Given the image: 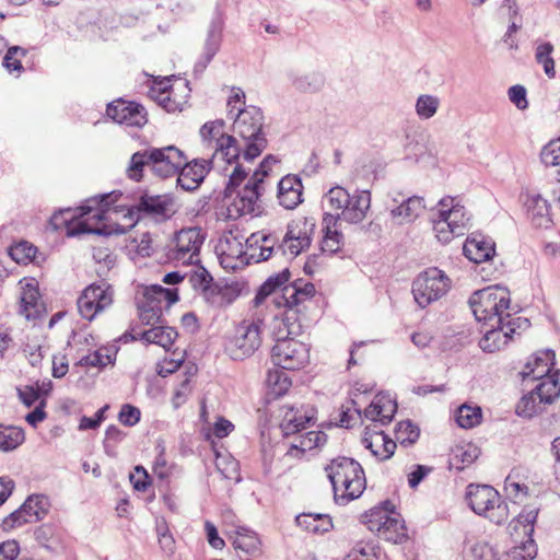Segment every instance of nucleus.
Returning a JSON list of instances; mask_svg holds the SVG:
<instances>
[{
  "label": "nucleus",
  "mask_w": 560,
  "mask_h": 560,
  "mask_svg": "<svg viewBox=\"0 0 560 560\" xmlns=\"http://www.w3.org/2000/svg\"><path fill=\"white\" fill-rule=\"evenodd\" d=\"M117 201V194L113 191L107 195H102L100 199L93 198L86 201V205L80 207L78 214L65 218L63 222L67 223V234L75 236L80 234H125L131 230L140 218L143 215L152 217L156 221H165L170 219L174 210V199L167 194L153 195L143 192L136 207L129 208L124 214L128 224L122 225L115 223L114 225L94 226L90 221L101 222L106 219L107 212L110 207Z\"/></svg>",
  "instance_id": "nucleus-1"
},
{
  "label": "nucleus",
  "mask_w": 560,
  "mask_h": 560,
  "mask_svg": "<svg viewBox=\"0 0 560 560\" xmlns=\"http://www.w3.org/2000/svg\"><path fill=\"white\" fill-rule=\"evenodd\" d=\"M185 161V153L175 145L149 147L131 155L127 174L136 182L142 179L144 170L161 178H168L178 173Z\"/></svg>",
  "instance_id": "nucleus-2"
},
{
  "label": "nucleus",
  "mask_w": 560,
  "mask_h": 560,
  "mask_svg": "<svg viewBox=\"0 0 560 560\" xmlns=\"http://www.w3.org/2000/svg\"><path fill=\"white\" fill-rule=\"evenodd\" d=\"M331 482L335 500L346 504L359 498L366 486L362 466L349 457H338L325 468Z\"/></svg>",
  "instance_id": "nucleus-3"
},
{
  "label": "nucleus",
  "mask_w": 560,
  "mask_h": 560,
  "mask_svg": "<svg viewBox=\"0 0 560 560\" xmlns=\"http://www.w3.org/2000/svg\"><path fill=\"white\" fill-rule=\"evenodd\" d=\"M264 127V115L260 108L247 106L237 109L233 122V131L245 141L243 158L253 161L267 148L268 141Z\"/></svg>",
  "instance_id": "nucleus-4"
},
{
  "label": "nucleus",
  "mask_w": 560,
  "mask_h": 560,
  "mask_svg": "<svg viewBox=\"0 0 560 560\" xmlns=\"http://www.w3.org/2000/svg\"><path fill=\"white\" fill-rule=\"evenodd\" d=\"M510 292L499 285L478 290L469 298V306L478 322L483 325H500L510 318Z\"/></svg>",
  "instance_id": "nucleus-5"
},
{
  "label": "nucleus",
  "mask_w": 560,
  "mask_h": 560,
  "mask_svg": "<svg viewBox=\"0 0 560 560\" xmlns=\"http://www.w3.org/2000/svg\"><path fill=\"white\" fill-rule=\"evenodd\" d=\"M325 200L332 209L341 211L335 217L330 214V221L335 224L340 220L350 224L361 223L371 208V192L365 189H355L350 194L343 187L336 186L328 190Z\"/></svg>",
  "instance_id": "nucleus-6"
},
{
  "label": "nucleus",
  "mask_w": 560,
  "mask_h": 560,
  "mask_svg": "<svg viewBox=\"0 0 560 560\" xmlns=\"http://www.w3.org/2000/svg\"><path fill=\"white\" fill-rule=\"evenodd\" d=\"M433 230L442 243H448L453 237L462 236L469 226L470 217L464 206L454 197L442 198L432 214Z\"/></svg>",
  "instance_id": "nucleus-7"
},
{
  "label": "nucleus",
  "mask_w": 560,
  "mask_h": 560,
  "mask_svg": "<svg viewBox=\"0 0 560 560\" xmlns=\"http://www.w3.org/2000/svg\"><path fill=\"white\" fill-rule=\"evenodd\" d=\"M466 500L469 508L478 515L494 524L504 523L510 516L509 505L499 492L488 485L470 483L466 489Z\"/></svg>",
  "instance_id": "nucleus-8"
},
{
  "label": "nucleus",
  "mask_w": 560,
  "mask_h": 560,
  "mask_svg": "<svg viewBox=\"0 0 560 560\" xmlns=\"http://www.w3.org/2000/svg\"><path fill=\"white\" fill-rule=\"evenodd\" d=\"M289 278L290 271L288 269L270 276L258 289L254 298L255 305H260L271 294H278V289L281 290L280 298L282 301L298 306L315 294L316 290L313 283L295 281L291 284H287Z\"/></svg>",
  "instance_id": "nucleus-9"
},
{
  "label": "nucleus",
  "mask_w": 560,
  "mask_h": 560,
  "mask_svg": "<svg viewBox=\"0 0 560 560\" xmlns=\"http://www.w3.org/2000/svg\"><path fill=\"white\" fill-rule=\"evenodd\" d=\"M364 523L371 532H376L377 536L393 544H402L407 540V528L404 520L395 512V505L390 501H385L381 506L372 509L365 513Z\"/></svg>",
  "instance_id": "nucleus-10"
},
{
  "label": "nucleus",
  "mask_w": 560,
  "mask_h": 560,
  "mask_svg": "<svg viewBox=\"0 0 560 560\" xmlns=\"http://www.w3.org/2000/svg\"><path fill=\"white\" fill-rule=\"evenodd\" d=\"M178 299L175 289H166L160 284L145 287L142 299L137 303L141 323L148 326L163 324V311L168 310Z\"/></svg>",
  "instance_id": "nucleus-11"
},
{
  "label": "nucleus",
  "mask_w": 560,
  "mask_h": 560,
  "mask_svg": "<svg viewBox=\"0 0 560 560\" xmlns=\"http://www.w3.org/2000/svg\"><path fill=\"white\" fill-rule=\"evenodd\" d=\"M450 289L451 279L436 267L420 272L412 282L415 301L422 308L441 299Z\"/></svg>",
  "instance_id": "nucleus-12"
},
{
  "label": "nucleus",
  "mask_w": 560,
  "mask_h": 560,
  "mask_svg": "<svg viewBox=\"0 0 560 560\" xmlns=\"http://www.w3.org/2000/svg\"><path fill=\"white\" fill-rule=\"evenodd\" d=\"M205 242V234L200 228L180 230L168 250V258L183 265L199 264L200 248Z\"/></svg>",
  "instance_id": "nucleus-13"
},
{
  "label": "nucleus",
  "mask_w": 560,
  "mask_h": 560,
  "mask_svg": "<svg viewBox=\"0 0 560 560\" xmlns=\"http://www.w3.org/2000/svg\"><path fill=\"white\" fill-rule=\"evenodd\" d=\"M272 348V361L282 370H299L310 359V350L305 343L295 340H279Z\"/></svg>",
  "instance_id": "nucleus-14"
},
{
  "label": "nucleus",
  "mask_w": 560,
  "mask_h": 560,
  "mask_svg": "<svg viewBox=\"0 0 560 560\" xmlns=\"http://www.w3.org/2000/svg\"><path fill=\"white\" fill-rule=\"evenodd\" d=\"M113 303V292L106 283L91 284L84 289L78 299V310L80 315L92 320L98 313L110 306Z\"/></svg>",
  "instance_id": "nucleus-15"
},
{
  "label": "nucleus",
  "mask_w": 560,
  "mask_h": 560,
  "mask_svg": "<svg viewBox=\"0 0 560 560\" xmlns=\"http://www.w3.org/2000/svg\"><path fill=\"white\" fill-rule=\"evenodd\" d=\"M260 328L256 323L240 325L233 338L228 342L226 350L233 360L250 357L260 347Z\"/></svg>",
  "instance_id": "nucleus-16"
},
{
  "label": "nucleus",
  "mask_w": 560,
  "mask_h": 560,
  "mask_svg": "<svg viewBox=\"0 0 560 560\" xmlns=\"http://www.w3.org/2000/svg\"><path fill=\"white\" fill-rule=\"evenodd\" d=\"M262 186L248 179L242 190L236 191V196L226 206L228 217L237 219L243 215H258L261 212L260 196Z\"/></svg>",
  "instance_id": "nucleus-17"
},
{
  "label": "nucleus",
  "mask_w": 560,
  "mask_h": 560,
  "mask_svg": "<svg viewBox=\"0 0 560 560\" xmlns=\"http://www.w3.org/2000/svg\"><path fill=\"white\" fill-rule=\"evenodd\" d=\"M528 324L526 318H510L503 320L500 325H487L489 329L485 331L483 337L479 341L480 348L485 352H495L503 349L512 339V334L515 332V326L521 327V324Z\"/></svg>",
  "instance_id": "nucleus-18"
},
{
  "label": "nucleus",
  "mask_w": 560,
  "mask_h": 560,
  "mask_svg": "<svg viewBox=\"0 0 560 560\" xmlns=\"http://www.w3.org/2000/svg\"><path fill=\"white\" fill-rule=\"evenodd\" d=\"M106 114L114 121L132 127H142L148 121L147 112L142 105L121 98L109 103Z\"/></svg>",
  "instance_id": "nucleus-19"
},
{
  "label": "nucleus",
  "mask_w": 560,
  "mask_h": 560,
  "mask_svg": "<svg viewBox=\"0 0 560 560\" xmlns=\"http://www.w3.org/2000/svg\"><path fill=\"white\" fill-rule=\"evenodd\" d=\"M211 168V159H194L190 162L186 160L176 174L177 185L185 191H194L201 185Z\"/></svg>",
  "instance_id": "nucleus-20"
},
{
  "label": "nucleus",
  "mask_w": 560,
  "mask_h": 560,
  "mask_svg": "<svg viewBox=\"0 0 560 560\" xmlns=\"http://www.w3.org/2000/svg\"><path fill=\"white\" fill-rule=\"evenodd\" d=\"M21 298L19 313L27 320H34L45 313V304L42 301L38 284L35 279H24L21 282Z\"/></svg>",
  "instance_id": "nucleus-21"
},
{
  "label": "nucleus",
  "mask_w": 560,
  "mask_h": 560,
  "mask_svg": "<svg viewBox=\"0 0 560 560\" xmlns=\"http://www.w3.org/2000/svg\"><path fill=\"white\" fill-rule=\"evenodd\" d=\"M223 37V23L219 19L210 22L205 38L202 52L194 67L195 74H201L220 50Z\"/></svg>",
  "instance_id": "nucleus-22"
},
{
  "label": "nucleus",
  "mask_w": 560,
  "mask_h": 560,
  "mask_svg": "<svg viewBox=\"0 0 560 560\" xmlns=\"http://www.w3.org/2000/svg\"><path fill=\"white\" fill-rule=\"evenodd\" d=\"M555 352L550 349L538 351L527 361L524 370L521 372L522 378L542 380L551 375L555 365Z\"/></svg>",
  "instance_id": "nucleus-23"
},
{
  "label": "nucleus",
  "mask_w": 560,
  "mask_h": 560,
  "mask_svg": "<svg viewBox=\"0 0 560 560\" xmlns=\"http://www.w3.org/2000/svg\"><path fill=\"white\" fill-rule=\"evenodd\" d=\"M303 185L296 175H287L278 184L279 203L285 209H294L302 202Z\"/></svg>",
  "instance_id": "nucleus-24"
},
{
  "label": "nucleus",
  "mask_w": 560,
  "mask_h": 560,
  "mask_svg": "<svg viewBox=\"0 0 560 560\" xmlns=\"http://www.w3.org/2000/svg\"><path fill=\"white\" fill-rule=\"evenodd\" d=\"M283 409H285V412L280 427L284 435L299 432L315 418V409L313 407H307L302 411L294 406L285 405Z\"/></svg>",
  "instance_id": "nucleus-25"
},
{
  "label": "nucleus",
  "mask_w": 560,
  "mask_h": 560,
  "mask_svg": "<svg viewBox=\"0 0 560 560\" xmlns=\"http://www.w3.org/2000/svg\"><path fill=\"white\" fill-rule=\"evenodd\" d=\"M463 250L465 256L476 264L491 259L495 253L494 243L482 235L467 238Z\"/></svg>",
  "instance_id": "nucleus-26"
},
{
  "label": "nucleus",
  "mask_w": 560,
  "mask_h": 560,
  "mask_svg": "<svg viewBox=\"0 0 560 560\" xmlns=\"http://www.w3.org/2000/svg\"><path fill=\"white\" fill-rule=\"evenodd\" d=\"M362 444L381 460L390 458L397 446L383 431H375L374 436L370 435V429L362 436Z\"/></svg>",
  "instance_id": "nucleus-27"
},
{
  "label": "nucleus",
  "mask_w": 560,
  "mask_h": 560,
  "mask_svg": "<svg viewBox=\"0 0 560 560\" xmlns=\"http://www.w3.org/2000/svg\"><path fill=\"white\" fill-rule=\"evenodd\" d=\"M527 215L532 224L539 229H549L552 224L550 206L539 195L528 197L526 200Z\"/></svg>",
  "instance_id": "nucleus-28"
},
{
  "label": "nucleus",
  "mask_w": 560,
  "mask_h": 560,
  "mask_svg": "<svg viewBox=\"0 0 560 560\" xmlns=\"http://www.w3.org/2000/svg\"><path fill=\"white\" fill-rule=\"evenodd\" d=\"M177 336L178 334L174 328L158 324L152 326L150 329L137 334V336H132V339H140L147 343H155L163 347L164 349H170Z\"/></svg>",
  "instance_id": "nucleus-29"
},
{
  "label": "nucleus",
  "mask_w": 560,
  "mask_h": 560,
  "mask_svg": "<svg viewBox=\"0 0 560 560\" xmlns=\"http://www.w3.org/2000/svg\"><path fill=\"white\" fill-rule=\"evenodd\" d=\"M315 226L314 218L300 217L288 223L284 235H288L289 240H298L299 244L302 243L304 246L310 247Z\"/></svg>",
  "instance_id": "nucleus-30"
},
{
  "label": "nucleus",
  "mask_w": 560,
  "mask_h": 560,
  "mask_svg": "<svg viewBox=\"0 0 560 560\" xmlns=\"http://www.w3.org/2000/svg\"><path fill=\"white\" fill-rule=\"evenodd\" d=\"M298 526L303 529L314 533L324 534L332 527V522L327 514L302 513L295 517Z\"/></svg>",
  "instance_id": "nucleus-31"
},
{
  "label": "nucleus",
  "mask_w": 560,
  "mask_h": 560,
  "mask_svg": "<svg viewBox=\"0 0 560 560\" xmlns=\"http://www.w3.org/2000/svg\"><path fill=\"white\" fill-rule=\"evenodd\" d=\"M539 402L549 405L560 395V371L553 372L551 375L540 380V383L534 388Z\"/></svg>",
  "instance_id": "nucleus-32"
},
{
  "label": "nucleus",
  "mask_w": 560,
  "mask_h": 560,
  "mask_svg": "<svg viewBox=\"0 0 560 560\" xmlns=\"http://www.w3.org/2000/svg\"><path fill=\"white\" fill-rule=\"evenodd\" d=\"M326 226L324 229V236L320 243V250L334 255L341 249L343 244V234L337 229V224L330 221V214L324 218Z\"/></svg>",
  "instance_id": "nucleus-33"
},
{
  "label": "nucleus",
  "mask_w": 560,
  "mask_h": 560,
  "mask_svg": "<svg viewBox=\"0 0 560 560\" xmlns=\"http://www.w3.org/2000/svg\"><path fill=\"white\" fill-rule=\"evenodd\" d=\"M238 296V292L231 285L214 284L208 289L205 300L215 308H224L232 304Z\"/></svg>",
  "instance_id": "nucleus-34"
},
{
  "label": "nucleus",
  "mask_w": 560,
  "mask_h": 560,
  "mask_svg": "<svg viewBox=\"0 0 560 560\" xmlns=\"http://www.w3.org/2000/svg\"><path fill=\"white\" fill-rule=\"evenodd\" d=\"M49 506L48 498L42 494L30 495L22 504L30 523L43 520L47 515Z\"/></svg>",
  "instance_id": "nucleus-35"
},
{
  "label": "nucleus",
  "mask_w": 560,
  "mask_h": 560,
  "mask_svg": "<svg viewBox=\"0 0 560 560\" xmlns=\"http://www.w3.org/2000/svg\"><path fill=\"white\" fill-rule=\"evenodd\" d=\"M225 122L223 119H217L213 121H208L200 128V137L203 143L215 150L218 143L221 142L222 138H226L229 135L224 132Z\"/></svg>",
  "instance_id": "nucleus-36"
},
{
  "label": "nucleus",
  "mask_w": 560,
  "mask_h": 560,
  "mask_svg": "<svg viewBox=\"0 0 560 560\" xmlns=\"http://www.w3.org/2000/svg\"><path fill=\"white\" fill-rule=\"evenodd\" d=\"M25 440L24 430L15 425L0 424V450L10 452L18 448Z\"/></svg>",
  "instance_id": "nucleus-37"
},
{
  "label": "nucleus",
  "mask_w": 560,
  "mask_h": 560,
  "mask_svg": "<svg viewBox=\"0 0 560 560\" xmlns=\"http://www.w3.org/2000/svg\"><path fill=\"white\" fill-rule=\"evenodd\" d=\"M540 160L546 166H558L555 178L560 183V138L549 141L540 152Z\"/></svg>",
  "instance_id": "nucleus-38"
},
{
  "label": "nucleus",
  "mask_w": 560,
  "mask_h": 560,
  "mask_svg": "<svg viewBox=\"0 0 560 560\" xmlns=\"http://www.w3.org/2000/svg\"><path fill=\"white\" fill-rule=\"evenodd\" d=\"M537 556V547L530 537L518 546H514L504 553L501 560H534Z\"/></svg>",
  "instance_id": "nucleus-39"
},
{
  "label": "nucleus",
  "mask_w": 560,
  "mask_h": 560,
  "mask_svg": "<svg viewBox=\"0 0 560 560\" xmlns=\"http://www.w3.org/2000/svg\"><path fill=\"white\" fill-rule=\"evenodd\" d=\"M292 84L298 91L304 93H314L319 91L324 85V78L317 72H311L292 78Z\"/></svg>",
  "instance_id": "nucleus-40"
},
{
  "label": "nucleus",
  "mask_w": 560,
  "mask_h": 560,
  "mask_svg": "<svg viewBox=\"0 0 560 560\" xmlns=\"http://www.w3.org/2000/svg\"><path fill=\"white\" fill-rule=\"evenodd\" d=\"M541 405L544 402H539L537 394L533 389L520 399L515 411L520 417L532 418L541 411Z\"/></svg>",
  "instance_id": "nucleus-41"
},
{
  "label": "nucleus",
  "mask_w": 560,
  "mask_h": 560,
  "mask_svg": "<svg viewBox=\"0 0 560 560\" xmlns=\"http://www.w3.org/2000/svg\"><path fill=\"white\" fill-rule=\"evenodd\" d=\"M174 91L165 90V88H160L158 93L155 88H152L150 91V96L153 98L162 108H164L168 113H174L177 110H183L184 102L176 101L172 97Z\"/></svg>",
  "instance_id": "nucleus-42"
},
{
  "label": "nucleus",
  "mask_w": 560,
  "mask_h": 560,
  "mask_svg": "<svg viewBox=\"0 0 560 560\" xmlns=\"http://www.w3.org/2000/svg\"><path fill=\"white\" fill-rule=\"evenodd\" d=\"M302 331V323H293L290 326L284 324L283 320L279 318V316H275L272 320V336L276 343H279L281 340H290L293 336L300 335Z\"/></svg>",
  "instance_id": "nucleus-43"
},
{
  "label": "nucleus",
  "mask_w": 560,
  "mask_h": 560,
  "mask_svg": "<svg viewBox=\"0 0 560 560\" xmlns=\"http://www.w3.org/2000/svg\"><path fill=\"white\" fill-rule=\"evenodd\" d=\"M553 45L549 42H546L538 45L535 52V59L537 63L544 67V71L549 79H552L556 75L555 60L551 57Z\"/></svg>",
  "instance_id": "nucleus-44"
},
{
  "label": "nucleus",
  "mask_w": 560,
  "mask_h": 560,
  "mask_svg": "<svg viewBox=\"0 0 560 560\" xmlns=\"http://www.w3.org/2000/svg\"><path fill=\"white\" fill-rule=\"evenodd\" d=\"M481 417L480 407L462 405L456 412V422L460 428L470 429L480 423Z\"/></svg>",
  "instance_id": "nucleus-45"
},
{
  "label": "nucleus",
  "mask_w": 560,
  "mask_h": 560,
  "mask_svg": "<svg viewBox=\"0 0 560 560\" xmlns=\"http://www.w3.org/2000/svg\"><path fill=\"white\" fill-rule=\"evenodd\" d=\"M218 154H220L229 164L237 161L241 155V148L237 144L236 139L230 135L226 138H222L221 142L215 147L213 156Z\"/></svg>",
  "instance_id": "nucleus-46"
},
{
  "label": "nucleus",
  "mask_w": 560,
  "mask_h": 560,
  "mask_svg": "<svg viewBox=\"0 0 560 560\" xmlns=\"http://www.w3.org/2000/svg\"><path fill=\"white\" fill-rule=\"evenodd\" d=\"M539 509L534 505H525L521 513L513 521V528L523 527L524 535L530 536L534 532V523L536 522Z\"/></svg>",
  "instance_id": "nucleus-47"
},
{
  "label": "nucleus",
  "mask_w": 560,
  "mask_h": 560,
  "mask_svg": "<svg viewBox=\"0 0 560 560\" xmlns=\"http://www.w3.org/2000/svg\"><path fill=\"white\" fill-rule=\"evenodd\" d=\"M395 436L401 445H412L420 436V429L410 420L400 421L395 430Z\"/></svg>",
  "instance_id": "nucleus-48"
},
{
  "label": "nucleus",
  "mask_w": 560,
  "mask_h": 560,
  "mask_svg": "<svg viewBox=\"0 0 560 560\" xmlns=\"http://www.w3.org/2000/svg\"><path fill=\"white\" fill-rule=\"evenodd\" d=\"M236 534L237 536L233 541L235 549L246 553H252L258 549L259 540L254 532L241 527L236 530Z\"/></svg>",
  "instance_id": "nucleus-49"
},
{
  "label": "nucleus",
  "mask_w": 560,
  "mask_h": 560,
  "mask_svg": "<svg viewBox=\"0 0 560 560\" xmlns=\"http://www.w3.org/2000/svg\"><path fill=\"white\" fill-rule=\"evenodd\" d=\"M37 247L33 244L22 241L10 247L9 254L18 264L27 265L35 259Z\"/></svg>",
  "instance_id": "nucleus-50"
},
{
  "label": "nucleus",
  "mask_w": 560,
  "mask_h": 560,
  "mask_svg": "<svg viewBox=\"0 0 560 560\" xmlns=\"http://www.w3.org/2000/svg\"><path fill=\"white\" fill-rule=\"evenodd\" d=\"M439 106V97L430 94H422L417 98L416 113L421 119H430L436 114Z\"/></svg>",
  "instance_id": "nucleus-51"
},
{
  "label": "nucleus",
  "mask_w": 560,
  "mask_h": 560,
  "mask_svg": "<svg viewBox=\"0 0 560 560\" xmlns=\"http://www.w3.org/2000/svg\"><path fill=\"white\" fill-rule=\"evenodd\" d=\"M266 382L277 396L285 394L291 386V381L288 377L285 370L282 369L269 371Z\"/></svg>",
  "instance_id": "nucleus-52"
},
{
  "label": "nucleus",
  "mask_w": 560,
  "mask_h": 560,
  "mask_svg": "<svg viewBox=\"0 0 560 560\" xmlns=\"http://www.w3.org/2000/svg\"><path fill=\"white\" fill-rule=\"evenodd\" d=\"M327 442V434L323 431H310L300 436L299 444H293L292 448H299L303 453L319 447Z\"/></svg>",
  "instance_id": "nucleus-53"
},
{
  "label": "nucleus",
  "mask_w": 560,
  "mask_h": 560,
  "mask_svg": "<svg viewBox=\"0 0 560 560\" xmlns=\"http://www.w3.org/2000/svg\"><path fill=\"white\" fill-rule=\"evenodd\" d=\"M113 363L112 355L107 350L98 349L82 357L78 364L82 366L105 368Z\"/></svg>",
  "instance_id": "nucleus-54"
},
{
  "label": "nucleus",
  "mask_w": 560,
  "mask_h": 560,
  "mask_svg": "<svg viewBox=\"0 0 560 560\" xmlns=\"http://www.w3.org/2000/svg\"><path fill=\"white\" fill-rule=\"evenodd\" d=\"M472 560H501L499 550L486 541L476 542L470 549Z\"/></svg>",
  "instance_id": "nucleus-55"
},
{
  "label": "nucleus",
  "mask_w": 560,
  "mask_h": 560,
  "mask_svg": "<svg viewBox=\"0 0 560 560\" xmlns=\"http://www.w3.org/2000/svg\"><path fill=\"white\" fill-rule=\"evenodd\" d=\"M197 265V270L190 276V281L192 285L197 289H200L202 295L205 296L208 289H212L215 284L213 283V278L210 272L202 266Z\"/></svg>",
  "instance_id": "nucleus-56"
},
{
  "label": "nucleus",
  "mask_w": 560,
  "mask_h": 560,
  "mask_svg": "<svg viewBox=\"0 0 560 560\" xmlns=\"http://www.w3.org/2000/svg\"><path fill=\"white\" fill-rule=\"evenodd\" d=\"M504 490L508 497L512 498L514 502L522 501L528 494V487L515 480L513 474H510L504 481Z\"/></svg>",
  "instance_id": "nucleus-57"
},
{
  "label": "nucleus",
  "mask_w": 560,
  "mask_h": 560,
  "mask_svg": "<svg viewBox=\"0 0 560 560\" xmlns=\"http://www.w3.org/2000/svg\"><path fill=\"white\" fill-rule=\"evenodd\" d=\"M376 398H382L380 401V406L382 407V409H380V424L387 425L389 422H392L397 411V404L389 397V395L378 394L376 395Z\"/></svg>",
  "instance_id": "nucleus-58"
},
{
  "label": "nucleus",
  "mask_w": 560,
  "mask_h": 560,
  "mask_svg": "<svg viewBox=\"0 0 560 560\" xmlns=\"http://www.w3.org/2000/svg\"><path fill=\"white\" fill-rule=\"evenodd\" d=\"M307 248L308 247L304 246V244H299L298 240H289V236L284 235L282 241L277 246V253H281L283 256L294 258Z\"/></svg>",
  "instance_id": "nucleus-59"
},
{
  "label": "nucleus",
  "mask_w": 560,
  "mask_h": 560,
  "mask_svg": "<svg viewBox=\"0 0 560 560\" xmlns=\"http://www.w3.org/2000/svg\"><path fill=\"white\" fill-rule=\"evenodd\" d=\"M159 454L153 463V472L160 479H165L172 474V466H170L164 456V446L162 444L156 445Z\"/></svg>",
  "instance_id": "nucleus-60"
},
{
  "label": "nucleus",
  "mask_w": 560,
  "mask_h": 560,
  "mask_svg": "<svg viewBox=\"0 0 560 560\" xmlns=\"http://www.w3.org/2000/svg\"><path fill=\"white\" fill-rule=\"evenodd\" d=\"M25 49L14 46L9 48L5 56L3 57V66L10 71H20L22 69L21 60L19 56H25Z\"/></svg>",
  "instance_id": "nucleus-61"
},
{
  "label": "nucleus",
  "mask_w": 560,
  "mask_h": 560,
  "mask_svg": "<svg viewBox=\"0 0 560 560\" xmlns=\"http://www.w3.org/2000/svg\"><path fill=\"white\" fill-rule=\"evenodd\" d=\"M141 412L140 409L129 405L125 404L122 405L119 415L118 420L127 427H133L140 421Z\"/></svg>",
  "instance_id": "nucleus-62"
},
{
  "label": "nucleus",
  "mask_w": 560,
  "mask_h": 560,
  "mask_svg": "<svg viewBox=\"0 0 560 560\" xmlns=\"http://www.w3.org/2000/svg\"><path fill=\"white\" fill-rule=\"evenodd\" d=\"M510 101L521 110H524L528 107V102L526 98V89L523 85L516 84L509 89L508 91Z\"/></svg>",
  "instance_id": "nucleus-63"
},
{
  "label": "nucleus",
  "mask_w": 560,
  "mask_h": 560,
  "mask_svg": "<svg viewBox=\"0 0 560 560\" xmlns=\"http://www.w3.org/2000/svg\"><path fill=\"white\" fill-rule=\"evenodd\" d=\"M374 547L371 545L358 544L346 556L345 560H372L374 556Z\"/></svg>",
  "instance_id": "nucleus-64"
}]
</instances>
